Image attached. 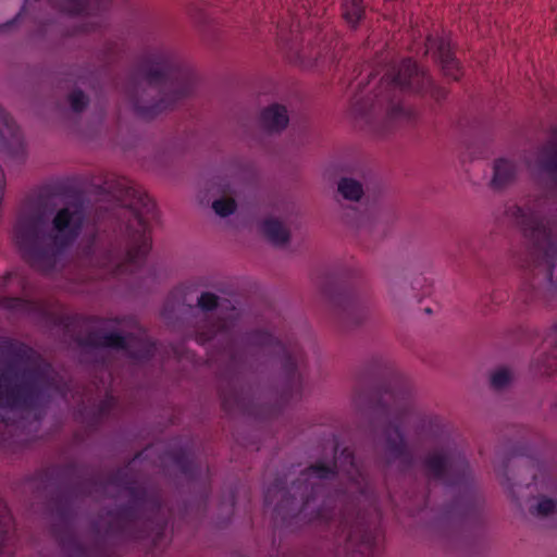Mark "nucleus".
Segmentation results:
<instances>
[{
  "instance_id": "22",
  "label": "nucleus",
  "mask_w": 557,
  "mask_h": 557,
  "mask_svg": "<svg viewBox=\"0 0 557 557\" xmlns=\"http://www.w3.org/2000/svg\"><path fill=\"white\" fill-rule=\"evenodd\" d=\"M140 201L143 202V206H144V208H145V211H146V212H149L150 208H149V206H148V199H147V197H146V198H140Z\"/></svg>"
},
{
  "instance_id": "5",
  "label": "nucleus",
  "mask_w": 557,
  "mask_h": 557,
  "mask_svg": "<svg viewBox=\"0 0 557 557\" xmlns=\"http://www.w3.org/2000/svg\"><path fill=\"white\" fill-rule=\"evenodd\" d=\"M263 234L274 245L285 244L288 239V233L285 227L276 220H267L262 224Z\"/></svg>"
},
{
  "instance_id": "9",
  "label": "nucleus",
  "mask_w": 557,
  "mask_h": 557,
  "mask_svg": "<svg viewBox=\"0 0 557 557\" xmlns=\"http://www.w3.org/2000/svg\"><path fill=\"white\" fill-rule=\"evenodd\" d=\"M338 191L345 199L352 201L359 200L363 194L361 184L351 178H343L338 183Z\"/></svg>"
},
{
  "instance_id": "1",
  "label": "nucleus",
  "mask_w": 557,
  "mask_h": 557,
  "mask_svg": "<svg viewBox=\"0 0 557 557\" xmlns=\"http://www.w3.org/2000/svg\"><path fill=\"white\" fill-rule=\"evenodd\" d=\"M84 220L83 206L70 203L60 210L53 220L54 240L61 246L75 239Z\"/></svg>"
},
{
  "instance_id": "7",
  "label": "nucleus",
  "mask_w": 557,
  "mask_h": 557,
  "mask_svg": "<svg viewBox=\"0 0 557 557\" xmlns=\"http://www.w3.org/2000/svg\"><path fill=\"white\" fill-rule=\"evenodd\" d=\"M150 249V237L146 234V231L143 230L133 238V246L131 250L127 252V259L131 262H136L148 253Z\"/></svg>"
},
{
  "instance_id": "12",
  "label": "nucleus",
  "mask_w": 557,
  "mask_h": 557,
  "mask_svg": "<svg viewBox=\"0 0 557 557\" xmlns=\"http://www.w3.org/2000/svg\"><path fill=\"white\" fill-rule=\"evenodd\" d=\"M212 208L218 215L227 216L234 212L236 205L232 199H218L213 201Z\"/></svg>"
},
{
  "instance_id": "11",
  "label": "nucleus",
  "mask_w": 557,
  "mask_h": 557,
  "mask_svg": "<svg viewBox=\"0 0 557 557\" xmlns=\"http://www.w3.org/2000/svg\"><path fill=\"white\" fill-rule=\"evenodd\" d=\"M510 381L511 373L505 368L497 369L491 375V384L497 389L505 387Z\"/></svg>"
},
{
  "instance_id": "20",
  "label": "nucleus",
  "mask_w": 557,
  "mask_h": 557,
  "mask_svg": "<svg viewBox=\"0 0 557 557\" xmlns=\"http://www.w3.org/2000/svg\"><path fill=\"white\" fill-rule=\"evenodd\" d=\"M311 472L314 476L317 478H320V479H326L329 478V473L330 471L326 470L325 468L323 467H319V466H315V467H312L311 468Z\"/></svg>"
},
{
  "instance_id": "3",
  "label": "nucleus",
  "mask_w": 557,
  "mask_h": 557,
  "mask_svg": "<svg viewBox=\"0 0 557 557\" xmlns=\"http://www.w3.org/2000/svg\"><path fill=\"white\" fill-rule=\"evenodd\" d=\"M288 114L285 107L273 104L267 108L261 114L262 126L270 132H277L288 124Z\"/></svg>"
},
{
  "instance_id": "14",
  "label": "nucleus",
  "mask_w": 557,
  "mask_h": 557,
  "mask_svg": "<svg viewBox=\"0 0 557 557\" xmlns=\"http://www.w3.org/2000/svg\"><path fill=\"white\" fill-rule=\"evenodd\" d=\"M102 344L107 347L122 348L126 345V338L119 334H108L103 337Z\"/></svg>"
},
{
  "instance_id": "8",
  "label": "nucleus",
  "mask_w": 557,
  "mask_h": 557,
  "mask_svg": "<svg viewBox=\"0 0 557 557\" xmlns=\"http://www.w3.org/2000/svg\"><path fill=\"white\" fill-rule=\"evenodd\" d=\"M513 173L515 169L510 161L503 159L498 160L494 165V176L492 184L495 187H500L512 177Z\"/></svg>"
},
{
  "instance_id": "15",
  "label": "nucleus",
  "mask_w": 557,
  "mask_h": 557,
  "mask_svg": "<svg viewBox=\"0 0 557 557\" xmlns=\"http://www.w3.org/2000/svg\"><path fill=\"white\" fill-rule=\"evenodd\" d=\"M198 305L202 310H212L216 307V297L213 294L205 293L200 296Z\"/></svg>"
},
{
  "instance_id": "10",
  "label": "nucleus",
  "mask_w": 557,
  "mask_h": 557,
  "mask_svg": "<svg viewBox=\"0 0 557 557\" xmlns=\"http://www.w3.org/2000/svg\"><path fill=\"white\" fill-rule=\"evenodd\" d=\"M363 7L360 0H344L343 16L350 25H356L361 18Z\"/></svg>"
},
{
  "instance_id": "6",
  "label": "nucleus",
  "mask_w": 557,
  "mask_h": 557,
  "mask_svg": "<svg viewBox=\"0 0 557 557\" xmlns=\"http://www.w3.org/2000/svg\"><path fill=\"white\" fill-rule=\"evenodd\" d=\"M420 76L423 77V74H420L416 63L411 60H407L403 63L401 69L395 78V83L401 88H411L412 81H418Z\"/></svg>"
},
{
  "instance_id": "19",
  "label": "nucleus",
  "mask_w": 557,
  "mask_h": 557,
  "mask_svg": "<svg viewBox=\"0 0 557 557\" xmlns=\"http://www.w3.org/2000/svg\"><path fill=\"white\" fill-rule=\"evenodd\" d=\"M75 5L74 9L69 10L70 13H81L85 11V7L89 0H70Z\"/></svg>"
},
{
  "instance_id": "21",
  "label": "nucleus",
  "mask_w": 557,
  "mask_h": 557,
  "mask_svg": "<svg viewBox=\"0 0 557 557\" xmlns=\"http://www.w3.org/2000/svg\"><path fill=\"white\" fill-rule=\"evenodd\" d=\"M430 467L435 473H437L440 471V468L442 467V461L437 462L432 460L430 461Z\"/></svg>"
},
{
  "instance_id": "18",
  "label": "nucleus",
  "mask_w": 557,
  "mask_h": 557,
  "mask_svg": "<svg viewBox=\"0 0 557 557\" xmlns=\"http://www.w3.org/2000/svg\"><path fill=\"white\" fill-rule=\"evenodd\" d=\"M27 233H28L27 223L24 221H20L15 228L16 240L18 242V244L22 245V242L24 240V237L27 235Z\"/></svg>"
},
{
  "instance_id": "2",
  "label": "nucleus",
  "mask_w": 557,
  "mask_h": 557,
  "mask_svg": "<svg viewBox=\"0 0 557 557\" xmlns=\"http://www.w3.org/2000/svg\"><path fill=\"white\" fill-rule=\"evenodd\" d=\"M426 52L436 57L442 65L446 76L451 79H458L461 76V67L459 62L451 55L449 42L441 38L438 42L429 38L426 44Z\"/></svg>"
},
{
  "instance_id": "23",
  "label": "nucleus",
  "mask_w": 557,
  "mask_h": 557,
  "mask_svg": "<svg viewBox=\"0 0 557 557\" xmlns=\"http://www.w3.org/2000/svg\"><path fill=\"white\" fill-rule=\"evenodd\" d=\"M533 233H545V230L535 228V230L533 231Z\"/></svg>"
},
{
  "instance_id": "17",
  "label": "nucleus",
  "mask_w": 557,
  "mask_h": 557,
  "mask_svg": "<svg viewBox=\"0 0 557 557\" xmlns=\"http://www.w3.org/2000/svg\"><path fill=\"white\" fill-rule=\"evenodd\" d=\"M556 504L554 500L549 498H543L539 502L536 506L537 515H548L554 511Z\"/></svg>"
},
{
  "instance_id": "16",
  "label": "nucleus",
  "mask_w": 557,
  "mask_h": 557,
  "mask_svg": "<svg viewBox=\"0 0 557 557\" xmlns=\"http://www.w3.org/2000/svg\"><path fill=\"white\" fill-rule=\"evenodd\" d=\"M71 107L74 111H81L87 103L86 97L81 91H74L70 97Z\"/></svg>"
},
{
  "instance_id": "4",
  "label": "nucleus",
  "mask_w": 557,
  "mask_h": 557,
  "mask_svg": "<svg viewBox=\"0 0 557 557\" xmlns=\"http://www.w3.org/2000/svg\"><path fill=\"white\" fill-rule=\"evenodd\" d=\"M539 172L557 181V149H544L539 159Z\"/></svg>"
},
{
  "instance_id": "13",
  "label": "nucleus",
  "mask_w": 557,
  "mask_h": 557,
  "mask_svg": "<svg viewBox=\"0 0 557 557\" xmlns=\"http://www.w3.org/2000/svg\"><path fill=\"white\" fill-rule=\"evenodd\" d=\"M146 82L149 85H160L161 84V85L166 86V87L169 85L166 75L163 72L159 71V70L149 71L146 74ZM170 88H172V83L170 84Z\"/></svg>"
}]
</instances>
